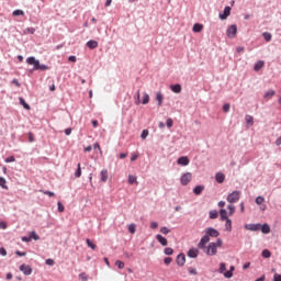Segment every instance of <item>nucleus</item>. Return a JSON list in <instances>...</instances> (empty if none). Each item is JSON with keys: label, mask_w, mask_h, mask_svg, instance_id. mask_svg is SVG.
I'll return each mask as SVG.
<instances>
[{"label": "nucleus", "mask_w": 281, "mask_h": 281, "mask_svg": "<svg viewBox=\"0 0 281 281\" xmlns=\"http://www.w3.org/2000/svg\"><path fill=\"white\" fill-rule=\"evenodd\" d=\"M203 190H205V187L203 186H198L193 189V193L196 194V196H199V194H201L203 192Z\"/></svg>", "instance_id": "obj_22"}, {"label": "nucleus", "mask_w": 281, "mask_h": 281, "mask_svg": "<svg viewBox=\"0 0 281 281\" xmlns=\"http://www.w3.org/2000/svg\"><path fill=\"white\" fill-rule=\"evenodd\" d=\"M0 256H8V251L5 250V248H0Z\"/></svg>", "instance_id": "obj_55"}, {"label": "nucleus", "mask_w": 281, "mask_h": 281, "mask_svg": "<svg viewBox=\"0 0 281 281\" xmlns=\"http://www.w3.org/2000/svg\"><path fill=\"white\" fill-rule=\"evenodd\" d=\"M128 232H130V234H135V232H136V226H135V224H131V225L128 226Z\"/></svg>", "instance_id": "obj_42"}, {"label": "nucleus", "mask_w": 281, "mask_h": 281, "mask_svg": "<svg viewBox=\"0 0 281 281\" xmlns=\"http://www.w3.org/2000/svg\"><path fill=\"white\" fill-rule=\"evenodd\" d=\"M150 102V95H148V93H144L143 94V101L142 104H148Z\"/></svg>", "instance_id": "obj_29"}, {"label": "nucleus", "mask_w": 281, "mask_h": 281, "mask_svg": "<svg viewBox=\"0 0 281 281\" xmlns=\"http://www.w3.org/2000/svg\"><path fill=\"white\" fill-rule=\"evenodd\" d=\"M221 236V233L216 231V228L209 227L205 229V235L201 238L200 243L198 244L199 249H205V245L210 243L211 238H218Z\"/></svg>", "instance_id": "obj_1"}, {"label": "nucleus", "mask_w": 281, "mask_h": 281, "mask_svg": "<svg viewBox=\"0 0 281 281\" xmlns=\"http://www.w3.org/2000/svg\"><path fill=\"white\" fill-rule=\"evenodd\" d=\"M140 94H139V90L136 92V100H135V104L139 105L142 104V100L139 99Z\"/></svg>", "instance_id": "obj_45"}, {"label": "nucleus", "mask_w": 281, "mask_h": 281, "mask_svg": "<svg viewBox=\"0 0 281 281\" xmlns=\"http://www.w3.org/2000/svg\"><path fill=\"white\" fill-rule=\"evenodd\" d=\"M165 254H166V256H172V254H175V250L172 248L168 247V248H165Z\"/></svg>", "instance_id": "obj_40"}, {"label": "nucleus", "mask_w": 281, "mask_h": 281, "mask_svg": "<svg viewBox=\"0 0 281 281\" xmlns=\"http://www.w3.org/2000/svg\"><path fill=\"white\" fill-rule=\"evenodd\" d=\"M225 271H227V267L225 266V263H221L220 265V273H225Z\"/></svg>", "instance_id": "obj_47"}, {"label": "nucleus", "mask_w": 281, "mask_h": 281, "mask_svg": "<svg viewBox=\"0 0 281 281\" xmlns=\"http://www.w3.org/2000/svg\"><path fill=\"white\" fill-rule=\"evenodd\" d=\"M188 256L189 258H196L199 256V249L196 248H191L189 251H188Z\"/></svg>", "instance_id": "obj_15"}, {"label": "nucleus", "mask_w": 281, "mask_h": 281, "mask_svg": "<svg viewBox=\"0 0 281 281\" xmlns=\"http://www.w3.org/2000/svg\"><path fill=\"white\" fill-rule=\"evenodd\" d=\"M75 177L77 179H80V177H82V168L80 167V164L77 165V170L75 172Z\"/></svg>", "instance_id": "obj_24"}, {"label": "nucleus", "mask_w": 281, "mask_h": 281, "mask_svg": "<svg viewBox=\"0 0 281 281\" xmlns=\"http://www.w3.org/2000/svg\"><path fill=\"white\" fill-rule=\"evenodd\" d=\"M156 239L158 240V243H160V245H162V247H166L168 245V239H166V237L161 235H157Z\"/></svg>", "instance_id": "obj_14"}, {"label": "nucleus", "mask_w": 281, "mask_h": 281, "mask_svg": "<svg viewBox=\"0 0 281 281\" xmlns=\"http://www.w3.org/2000/svg\"><path fill=\"white\" fill-rule=\"evenodd\" d=\"M202 249V251H204V254H206V256H216L217 254V248H216V243H210L207 247L204 248H200Z\"/></svg>", "instance_id": "obj_3"}, {"label": "nucleus", "mask_w": 281, "mask_h": 281, "mask_svg": "<svg viewBox=\"0 0 281 281\" xmlns=\"http://www.w3.org/2000/svg\"><path fill=\"white\" fill-rule=\"evenodd\" d=\"M30 238H31V240H32V238H33V240H40L41 239V237L38 236V234H36V232H31Z\"/></svg>", "instance_id": "obj_37"}, {"label": "nucleus", "mask_w": 281, "mask_h": 281, "mask_svg": "<svg viewBox=\"0 0 281 281\" xmlns=\"http://www.w3.org/2000/svg\"><path fill=\"white\" fill-rule=\"evenodd\" d=\"M161 234H170V231L168 227L164 226L160 228Z\"/></svg>", "instance_id": "obj_51"}, {"label": "nucleus", "mask_w": 281, "mask_h": 281, "mask_svg": "<svg viewBox=\"0 0 281 281\" xmlns=\"http://www.w3.org/2000/svg\"><path fill=\"white\" fill-rule=\"evenodd\" d=\"M87 47H89V49H95V47H98V42L97 41H89L87 43Z\"/></svg>", "instance_id": "obj_26"}, {"label": "nucleus", "mask_w": 281, "mask_h": 281, "mask_svg": "<svg viewBox=\"0 0 281 281\" xmlns=\"http://www.w3.org/2000/svg\"><path fill=\"white\" fill-rule=\"evenodd\" d=\"M157 227H159V224L157 222H151L150 223V228L151 229H157Z\"/></svg>", "instance_id": "obj_54"}, {"label": "nucleus", "mask_w": 281, "mask_h": 281, "mask_svg": "<svg viewBox=\"0 0 281 281\" xmlns=\"http://www.w3.org/2000/svg\"><path fill=\"white\" fill-rule=\"evenodd\" d=\"M178 166H188L190 164V158L182 156L177 160Z\"/></svg>", "instance_id": "obj_11"}, {"label": "nucleus", "mask_w": 281, "mask_h": 281, "mask_svg": "<svg viewBox=\"0 0 281 281\" xmlns=\"http://www.w3.org/2000/svg\"><path fill=\"white\" fill-rule=\"evenodd\" d=\"M273 95H276L274 90H268V91L263 94V98H265V100H271V98H273Z\"/></svg>", "instance_id": "obj_18"}, {"label": "nucleus", "mask_w": 281, "mask_h": 281, "mask_svg": "<svg viewBox=\"0 0 281 281\" xmlns=\"http://www.w3.org/2000/svg\"><path fill=\"white\" fill-rule=\"evenodd\" d=\"M148 130H144L140 135L142 139H146V137H148Z\"/></svg>", "instance_id": "obj_49"}, {"label": "nucleus", "mask_w": 281, "mask_h": 281, "mask_svg": "<svg viewBox=\"0 0 281 281\" xmlns=\"http://www.w3.org/2000/svg\"><path fill=\"white\" fill-rule=\"evenodd\" d=\"M192 181V173L186 172L180 178L181 186H188Z\"/></svg>", "instance_id": "obj_6"}, {"label": "nucleus", "mask_w": 281, "mask_h": 281, "mask_svg": "<svg viewBox=\"0 0 281 281\" xmlns=\"http://www.w3.org/2000/svg\"><path fill=\"white\" fill-rule=\"evenodd\" d=\"M79 279L82 281H87V280H89V277L87 276V273L82 272L79 274Z\"/></svg>", "instance_id": "obj_46"}, {"label": "nucleus", "mask_w": 281, "mask_h": 281, "mask_svg": "<svg viewBox=\"0 0 281 281\" xmlns=\"http://www.w3.org/2000/svg\"><path fill=\"white\" fill-rule=\"evenodd\" d=\"M46 265H48V267H54V259H47Z\"/></svg>", "instance_id": "obj_61"}, {"label": "nucleus", "mask_w": 281, "mask_h": 281, "mask_svg": "<svg viewBox=\"0 0 281 281\" xmlns=\"http://www.w3.org/2000/svg\"><path fill=\"white\" fill-rule=\"evenodd\" d=\"M172 124H173L172 119H168L167 120V127L172 128Z\"/></svg>", "instance_id": "obj_57"}, {"label": "nucleus", "mask_w": 281, "mask_h": 281, "mask_svg": "<svg viewBox=\"0 0 281 281\" xmlns=\"http://www.w3.org/2000/svg\"><path fill=\"white\" fill-rule=\"evenodd\" d=\"M210 218L211 220H215V218H218V211H216V210H213V211H210Z\"/></svg>", "instance_id": "obj_32"}, {"label": "nucleus", "mask_w": 281, "mask_h": 281, "mask_svg": "<svg viewBox=\"0 0 281 281\" xmlns=\"http://www.w3.org/2000/svg\"><path fill=\"white\" fill-rule=\"evenodd\" d=\"M139 157L138 154H133L131 157V161H137V158Z\"/></svg>", "instance_id": "obj_60"}, {"label": "nucleus", "mask_w": 281, "mask_h": 281, "mask_svg": "<svg viewBox=\"0 0 281 281\" xmlns=\"http://www.w3.org/2000/svg\"><path fill=\"white\" fill-rule=\"evenodd\" d=\"M13 161H15L14 156H11V157L5 159L7 164H12Z\"/></svg>", "instance_id": "obj_58"}, {"label": "nucleus", "mask_w": 281, "mask_h": 281, "mask_svg": "<svg viewBox=\"0 0 281 281\" xmlns=\"http://www.w3.org/2000/svg\"><path fill=\"white\" fill-rule=\"evenodd\" d=\"M227 210H228L229 216H234V213L236 212V206H234V204H229L227 206Z\"/></svg>", "instance_id": "obj_31"}, {"label": "nucleus", "mask_w": 281, "mask_h": 281, "mask_svg": "<svg viewBox=\"0 0 281 281\" xmlns=\"http://www.w3.org/2000/svg\"><path fill=\"white\" fill-rule=\"evenodd\" d=\"M86 243H87L88 247H90V249L95 250L97 246H95V244H93V241H91V239H87Z\"/></svg>", "instance_id": "obj_39"}, {"label": "nucleus", "mask_w": 281, "mask_h": 281, "mask_svg": "<svg viewBox=\"0 0 281 281\" xmlns=\"http://www.w3.org/2000/svg\"><path fill=\"white\" fill-rule=\"evenodd\" d=\"M215 245H216L217 249H218V247H223V239H217Z\"/></svg>", "instance_id": "obj_56"}, {"label": "nucleus", "mask_w": 281, "mask_h": 281, "mask_svg": "<svg viewBox=\"0 0 281 281\" xmlns=\"http://www.w3.org/2000/svg\"><path fill=\"white\" fill-rule=\"evenodd\" d=\"M226 223H225V229L226 232H232V220L227 218V220H224Z\"/></svg>", "instance_id": "obj_28"}, {"label": "nucleus", "mask_w": 281, "mask_h": 281, "mask_svg": "<svg viewBox=\"0 0 281 281\" xmlns=\"http://www.w3.org/2000/svg\"><path fill=\"white\" fill-rule=\"evenodd\" d=\"M259 229L262 232V234H270L271 233V227L269 226V224L260 225Z\"/></svg>", "instance_id": "obj_16"}, {"label": "nucleus", "mask_w": 281, "mask_h": 281, "mask_svg": "<svg viewBox=\"0 0 281 281\" xmlns=\"http://www.w3.org/2000/svg\"><path fill=\"white\" fill-rule=\"evenodd\" d=\"M26 63H27V65H33V67H34V69L36 70V71H47V69H49V67L47 66V65H43V64H41V61H38L37 59H36V57H29L27 59H26Z\"/></svg>", "instance_id": "obj_2"}, {"label": "nucleus", "mask_w": 281, "mask_h": 281, "mask_svg": "<svg viewBox=\"0 0 281 281\" xmlns=\"http://www.w3.org/2000/svg\"><path fill=\"white\" fill-rule=\"evenodd\" d=\"M58 212L63 213L65 212V205H63V202L57 203Z\"/></svg>", "instance_id": "obj_44"}, {"label": "nucleus", "mask_w": 281, "mask_h": 281, "mask_svg": "<svg viewBox=\"0 0 281 281\" xmlns=\"http://www.w3.org/2000/svg\"><path fill=\"white\" fill-rule=\"evenodd\" d=\"M262 258H271V251L269 249H265L261 252Z\"/></svg>", "instance_id": "obj_36"}, {"label": "nucleus", "mask_w": 281, "mask_h": 281, "mask_svg": "<svg viewBox=\"0 0 281 281\" xmlns=\"http://www.w3.org/2000/svg\"><path fill=\"white\" fill-rule=\"evenodd\" d=\"M5 183H7L5 178L0 177V187L8 189V187L5 186Z\"/></svg>", "instance_id": "obj_43"}, {"label": "nucleus", "mask_w": 281, "mask_h": 281, "mask_svg": "<svg viewBox=\"0 0 281 281\" xmlns=\"http://www.w3.org/2000/svg\"><path fill=\"white\" fill-rule=\"evenodd\" d=\"M229 14H232V8L231 7H225L224 13L220 14V19L222 21H225V19H227V16H229Z\"/></svg>", "instance_id": "obj_12"}, {"label": "nucleus", "mask_w": 281, "mask_h": 281, "mask_svg": "<svg viewBox=\"0 0 281 281\" xmlns=\"http://www.w3.org/2000/svg\"><path fill=\"white\" fill-rule=\"evenodd\" d=\"M100 177H101L102 183H106V181L109 180V170L102 169L100 172Z\"/></svg>", "instance_id": "obj_13"}, {"label": "nucleus", "mask_w": 281, "mask_h": 281, "mask_svg": "<svg viewBox=\"0 0 281 281\" xmlns=\"http://www.w3.org/2000/svg\"><path fill=\"white\" fill-rule=\"evenodd\" d=\"M176 262L178 267H183V265H186V255L183 254L178 255Z\"/></svg>", "instance_id": "obj_10"}, {"label": "nucleus", "mask_w": 281, "mask_h": 281, "mask_svg": "<svg viewBox=\"0 0 281 281\" xmlns=\"http://www.w3.org/2000/svg\"><path fill=\"white\" fill-rule=\"evenodd\" d=\"M256 204L257 205H261L260 206V210L262 211V212H265V210H267V205H265V198L263 196H257L256 198Z\"/></svg>", "instance_id": "obj_8"}, {"label": "nucleus", "mask_w": 281, "mask_h": 281, "mask_svg": "<svg viewBox=\"0 0 281 281\" xmlns=\"http://www.w3.org/2000/svg\"><path fill=\"white\" fill-rule=\"evenodd\" d=\"M193 32L195 33L203 32V24L195 23L193 25Z\"/></svg>", "instance_id": "obj_25"}, {"label": "nucleus", "mask_w": 281, "mask_h": 281, "mask_svg": "<svg viewBox=\"0 0 281 281\" xmlns=\"http://www.w3.org/2000/svg\"><path fill=\"white\" fill-rule=\"evenodd\" d=\"M43 194H46V196H56V193L52 191H43Z\"/></svg>", "instance_id": "obj_52"}, {"label": "nucleus", "mask_w": 281, "mask_h": 281, "mask_svg": "<svg viewBox=\"0 0 281 281\" xmlns=\"http://www.w3.org/2000/svg\"><path fill=\"white\" fill-rule=\"evenodd\" d=\"M133 183H137V177L136 176H128V184L133 186Z\"/></svg>", "instance_id": "obj_35"}, {"label": "nucleus", "mask_w": 281, "mask_h": 281, "mask_svg": "<svg viewBox=\"0 0 281 281\" xmlns=\"http://www.w3.org/2000/svg\"><path fill=\"white\" fill-rule=\"evenodd\" d=\"M273 281H281V274L276 273L273 277Z\"/></svg>", "instance_id": "obj_62"}, {"label": "nucleus", "mask_w": 281, "mask_h": 281, "mask_svg": "<svg viewBox=\"0 0 281 281\" xmlns=\"http://www.w3.org/2000/svg\"><path fill=\"white\" fill-rule=\"evenodd\" d=\"M245 229L249 232H260V224H246Z\"/></svg>", "instance_id": "obj_9"}, {"label": "nucleus", "mask_w": 281, "mask_h": 281, "mask_svg": "<svg viewBox=\"0 0 281 281\" xmlns=\"http://www.w3.org/2000/svg\"><path fill=\"white\" fill-rule=\"evenodd\" d=\"M164 262H165V265H170V262H172V258L167 257L164 259Z\"/></svg>", "instance_id": "obj_59"}, {"label": "nucleus", "mask_w": 281, "mask_h": 281, "mask_svg": "<svg viewBox=\"0 0 281 281\" xmlns=\"http://www.w3.org/2000/svg\"><path fill=\"white\" fill-rule=\"evenodd\" d=\"M233 271H234V266L231 267L229 271L224 272V276L226 278H232L234 276Z\"/></svg>", "instance_id": "obj_38"}, {"label": "nucleus", "mask_w": 281, "mask_h": 281, "mask_svg": "<svg viewBox=\"0 0 281 281\" xmlns=\"http://www.w3.org/2000/svg\"><path fill=\"white\" fill-rule=\"evenodd\" d=\"M238 33V27L236 26V24L231 25L227 31H226V36L228 38H235L236 34Z\"/></svg>", "instance_id": "obj_5"}, {"label": "nucleus", "mask_w": 281, "mask_h": 281, "mask_svg": "<svg viewBox=\"0 0 281 281\" xmlns=\"http://www.w3.org/2000/svg\"><path fill=\"white\" fill-rule=\"evenodd\" d=\"M262 67H265V61L263 60H258L255 66H254V70L255 71H260V69H262Z\"/></svg>", "instance_id": "obj_17"}, {"label": "nucleus", "mask_w": 281, "mask_h": 281, "mask_svg": "<svg viewBox=\"0 0 281 281\" xmlns=\"http://www.w3.org/2000/svg\"><path fill=\"white\" fill-rule=\"evenodd\" d=\"M94 150H99L102 154V148L100 147V143H95L93 145Z\"/></svg>", "instance_id": "obj_53"}, {"label": "nucleus", "mask_w": 281, "mask_h": 281, "mask_svg": "<svg viewBox=\"0 0 281 281\" xmlns=\"http://www.w3.org/2000/svg\"><path fill=\"white\" fill-rule=\"evenodd\" d=\"M170 89H171V91H173V93H181V85H179V83L171 85Z\"/></svg>", "instance_id": "obj_19"}, {"label": "nucleus", "mask_w": 281, "mask_h": 281, "mask_svg": "<svg viewBox=\"0 0 281 281\" xmlns=\"http://www.w3.org/2000/svg\"><path fill=\"white\" fill-rule=\"evenodd\" d=\"M115 265H116V267H119V269H124V267H125L124 261H121V260H116Z\"/></svg>", "instance_id": "obj_41"}, {"label": "nucleus", "mask_w": 281, "mask_h": 281, "mask_svg": "<svg viewBox=\"0 0 281 281\" xmlns=\"http://www.w3.org/2000/svg\"><path fill=\"white\" fill-rule=\"evenodd\" d=\"M231 105L228 103L223 105L224 113H229Z\"/></svg>", "instance_id": "obj_50"}, {"label": "nucleus", "mask_w": 281, "mask_h": 281, "mask_svg": "<svg viewBox=\"0 0 281 281\" xmlns=\"http://www.w3.org/2000/svg\"><path fill=\"white\" fill-rule=\"evenodd\" d=\"M262 36L267 43L271 42V38H273V35H271L269 32H265Z\"/></svg>", "instance_id": "obj_30"}, {"label": "nucleus", "mask_w": 281, "mask_h": 281, "mask_svg": "<svg viewBox=\"0 0 281 281\" xmlns=\"http://www.w3.org/2000/svg\"><path fill=\"white\" fill-rule=\"evenodd\" d=\"M215 180L217 181V183H223L225 181V175L221 172L216 173Z\"/></svg>", "instance_id": "obj_21"}, {"label": "nucleus", "mask_w": 281, "mask_h": 281, "mask_svg": "<svg viewBox=\"0 0 281 281\" xmlns=\"http://www.w3.org/2000/svg\"><path fill=\"white\" fill-rule=\"evenodd\" d=\"M20 104H22V106L24 108V109H26V111H30V104H27V102H25V99H23V98H20Z\"/></svg>", "instance_id": "obj_33"}, {"label": "nucleus", "mask_w": 281, "mask_h": 281, "mask_svg": "<svg viewBox=\"0 0 281 281\" xmlns=\"http://www.w3.org/2000/svg\"><path fill=\"white\" fill-rule=\"evenodd\" d=\"M68 60L70 63H76L77 58H76V56L71 55V56L68 57Z\"/></svg>", "instance_id": "obj_63"}, {"label": "nucleus", "mask_w": 281, "mask_h": 281, "mask_svg": "<svg viewBox=\"0 0 281 281\" xmlns=\"http://www.w3.org/2000/svg\"><path fill=\"white\" fill-rule=\"evenodd\" d=\"M220 216H221V221H227V218H229L227 216V210H225V209L220 210Z\"/></svg>", "instance_id": "obj_20"}, {"label": "nucleus", "mask_w": 281, "mask_h": 281, "mask_svg": "<svg viewBox=\"0 0 281 281\" xmlns=\"http://www.w3.org/2000/svg\"><path fill=\"white\" fill-rule=\"evenodd\" d=\"M188 271H189V273L191 274V276H196V268H192V267H190L189 269H188Z\"/></svg>", "instance_id": "obj_48"}, {"label": "nucleus", "mask_w": 281, "mask_h": 281, "mask_svg": "<svg viewBox=\"0 0 281 281\" xmlns=\"http://www.w3.org/2000/svg\"><path fill=\"white\" fill-rule=\"evenodd\" d=\"M24 15H25V12L21 9L13 11V16H24Z\"/></svg>", "instance_id": "obj_34"}, {"label": "nucleus", "mask_w": 281, "mask_h": 281, "mask_svg": "<svg viewBox=\"0 0 281 281\" xmlns=\"http://www.w3.org/2000/svg\"><path fill=\"white\" fill-rule=\"evenodd\" d=\"M276 146H281V137L277 138Z\"/></svg>", "instance_id": "obj_64"}, {"label": "nucleus", "mask_w": 281, "mask_h": 281, "mask_svg": "<svg viewBox=\"0 0 281 281\" xmlns=\"http://www.w3.org/2000/svg\"><path fill=\"white\" fill-rule=\"evenodd\" d=\"M245 121H246V124H248V126H254V116L246 115Z\"/></svg>", "instance_id": "obj_27"}, {"label": "nucleus", "mask_w": 281, "mask_h": 281, "mask_svg": "<svg viewBox=\"0 0 281 281\" xmlns=\"http://www.w3.org/2000/svg\"><path fill=\"white\" fill-rule=\"evenodd\" d=\"M240 191H233L227 195L226 201H228V203H238V201H240Z\"/></svg>", "instance_id": "obj_4"}, {"label": "nucleus", "mask_w": 281, "mask_h": 281, "mask_svg": "<svg viewBox=\"0 0 281 281\" xmlns=\"http://www.w3.org/2000/svg\"><path fill=\"white\" fill-rule=\"evenodd\" d=\"M156 100L158 102V106H161V104H164V94H161V92H157Z\"/></svg>", "instance_id": "obj_23"}, {"label": "nucleus", "mask_w": 281, "mask_h": 281, "mask_svg": "<svg viewBox=\"0 0 281 281\" xmlns=\"http://www.w3.org/2000/svg\"><path fill=\"white\" fill-rule=\"evenodd\" d=\"M20 271H22L24 276H32V268L25 263L20 266Z\"/></svg>", "instance_id": "obj_7"}]
</instances>
